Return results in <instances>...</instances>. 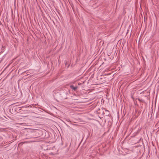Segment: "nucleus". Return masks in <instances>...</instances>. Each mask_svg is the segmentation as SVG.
<instances>
[{"instance_id":"obj_1","label":"nucleus","mask_w":159,"mask_h":159,"mask_svg":"<svg viewBox=\"0 0 159 159\" xmlns=\"http://www.w3.org/2000/svg\"><path fill=\"white\" fill-rule=\"evenodd\" d=\"M70 88L74 91L76 90L77 88V87H74L73 85H71L70 86Z\"/></svg>"}]
</instances>
